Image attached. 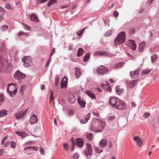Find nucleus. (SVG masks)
<instances>
[{"instance_id": "obj_30", "label": "nucleus", "mask_w": 159, "mask_h": 159, "mask_svg": "<svg viewBox=\"0 0 159 159\" xmlns=\"http://www.w3.org/2000/svg\"><path fill=\"white\" fill-rule=\"evenodd\" d=\"M90 57V54L89 53H87L85 56H84L83 58L84 61L86 62L87 61L89 58Z\"/></svg>"}, {"instance_id": "obj_24", "label": "nucleus", "mask_w": 159, "mask_h": 159, "mask_svg": "<svg viewBox=\"0 0 159 159\" xmlns=\"http://www.w3.org/2000/svg\"><path fill=\"white\" fill-rule=\"evenodd\" d=\"M146 45V42H143L140 43L139 45V51L142 52L143 50V48Z\"/></svg>"}, {"instance_id": "obj_42", "label": "nucleus", "mask_w": 159, "mask_h": 159, "mask_svg": "<svg viewBox=\"0 0 159 159\" xmlns=\"http://www.w3.org/2000/svg\"><path fill=\"white\" fill-rule=\"evenodd\" d=\"M71 140L72 141V147L70 149L71 150V151H73L74 150L75 147V142L74 141V139L73 138H72L71 139Z\"/></svg>"}, {"instance_id": "obj_47", "label": "nucleus", "mask_w": 159, "mask_h": 159, "mask_svg": "<svg viewBox=\"0 0 159 159\" xmlns=\"http://www.w3.org/2000/svg\"><path fill=\"white\" fill-rule=\"evenodd\" d=\"M74 112L72 110H70L68 111V114L69 116H73L74 114Z\"/></svg>"}, {"instance_id": "obj_54", "label": "nucleus", "mask_w": 159, "mask_h": 159, "mask_svg": "<svg viewBox=\"0 0 159 159\" xmlns=\"http://www.w3.org/2000/svg\"><path fill=\"white\" fill-rule=\"evenodd\" d=\"M51 58H49L48 60V61L47 62V63L46 64V65H45V66L46 67H48L49 64H50V63L51 62Z\"/></svg>"}, {"instance_id": "obj_31", "label": "nucleus", "mask_w": 159, "mask_h": 159, "mask_svg": "<svg viewBox=\"0 0 159 159\" xmlns=\"http://www.w3.org/2000/svg\"><path fill=\"white\" fill-rule=\"evenodd\" d=\"M17 35L18 36H25L26 37H28L29 36L28 34L27 33H24L21 31H20L17 34Z\"/></svg>"}, {"instance_id": "obj_29", "label": "nucleus", "mask_w": 159, "mask_h": 159, "mask_svg": "<svg viewBox=\"0 0 159 159\" xmlns=\"http://www.w3.org/2000/svg\"><path fill=\"white\" fill-rule=\"evenodd\" d=\"M84 50L82 48H80L77 52V57H80L84 53Z\"/></svg>"}, {"instance_id": "obj_10", "label": "nucleus", "mask_w": 159, "mask_h": 159, "mask_svg": "<svg viewBox=\"0 0 159 159\" xmlns=\"http://www.w3.org/2000/svg\"><path fill=\"white\" fill-rule=\"evenodd\" d=\"M139 71L137 70L134 71L130 72L129 75L131 76V79H135L137 78L139 75Z\"/></svg>"}, {"instance_id": "obj_28", "label": "nucleus", "mask_w": 159, "mask_h": 159, "mask_svg": "<svg viewBox=\"0 0 159 159\" xmlns=\"http://www.w3.org/2000/svg\"><path fill=\"white\" fill-rule=\"evenodd\" d=\"M17 92V90H15L11 91H9L7 92V93L9 94L11 97H13L16 95Z\"/></svg>"}, {"instance_id": "obj_16", "label": "nucleus", "mask_w": 159, "mask_h": 159, "mask_svg": "<svg viewBox=\"0 0 159 159\" xmlns=\"http://www.w3.org/2000/svg\"><path fill=\"white\" fill-rule=\"evenodd\" d=\"M77 101L78 103L82 108H84L85 107L86 105V102L85 101L81 100V98L80 96H78L77 98Z\"/></svg>"}, {"instance_id": "obj_23", "label": "nucleus", "mask_w": 159, "mask_h": 159, "mask_svg": "<svg viewBox=\"0 0 159 159\" xmlns=\"http://www.w3.org/2000/svg\"><path fill=\"white\" fill-rule=\"evenodd\" d=\"M86 94L91 98L94 99L96 98L95 94L90 91L87 90L86 92Z\"/></svg>"}, {"instance_id": "obj_8", "label": "nucleus", "mask_w": 159, "mask_h": 159, "mask_svg": "<svg viewBox=\"0 0 159 159\" xmlns=\"http://www.w3.org/2000/svg\"><path fill=\"white\" fill-rule=\"evenodd\" d=\"M129 46L133 50L135 51L136 49V45L135 43V41L132 40H129L128 42Z\"/></svg>"}, {"instance_id": "obj_17", "label": "nucleus", "mask_w": 159, "mask_h": 159, "mask_svg": "<svg viewBox=\"0 0 159 159\" xmlns=\"http://www.w3.org/2000/svg\"><path fill=\"white\" fill-rule=\"evenodd\" d=\"M30 121L31 124H35L38 121L37 117L36 115L33 114L30 118Z\"/></svg>"}, {"instance_id": "obj_33", "label": "nucleus", "mask_w": 159, "mask_h": 159, "mask_svg": "<svg viewBox=\"0 0 159 159\" xmlns=\"http://www.w3.org/2000/svg\"><path fill=\"white\" fill-rule=\"evenodd\" d=\"M129 34L130 35L134 34L135 31V28H131L129 30Z\"/></svg>"}, {"instance_id": "obj_56", "label": "nucleus", "mask_w": 159, "mask_h": 159, "mask_svg": "<svg viewBox=\"0 0 159 159\" xmlns=\"http://www.w3.org/2000/svg\"><path fill=\"white\" fill-rule=\"evenodd\" d=\"M119 15V13L117 11H115L113 13V15L116 18Z\"/></svg>"}, {"instance_id": "obj_5", "label": "nucleus", "mask_w": 159, "mask_h": 159, "mask_svg": "<svg viewBox=\"0 0 159 159\" xmlns=\"http://www.w3.org/2000/svg\"><path fill=\"white\" fill-rule=\"evenodd\" d=\"M92 154V148L90 144L87 143L86 144V149L84 154L89 159Z\"/></svg>"}, {"instance_id": "obj_12", "label": "nucleus", "mask_w": 159, "mask_h": 159, "mask_svg": "<svg viewBox=\"0 0 159 159\" xmlns=\"http://www.w3.org/2000/svg\"><path fill=\"white\" fill-rule=\"evenodd\" d=\"M108 142V140L107 139H102L99 143V145L102 148H104L107 145Z\"/></svg>"}, {"instance_id": "obj_18", "label": "nucleus", "mask_w": 159, "mask_h": 159, "mask_svg": "<svg viewBox=\"0 0 159 159\" xmlns=\"http://www.w3.org/2000/svg\"><path fill=\"white\" fill-rule=\"evenodd\" d=\"M139 80L138 79L130 81L127 84V86L130 88H132L137 83V81Z\"/></svg>"}, {"instance_id": "obj_46", "label": "nucleus", "mask_w": 159, "mask_h": 159, "mask_svg": "<svg viewBox=\"0 0 159 159\" xmlns=\"http://www.w3.org/2000/svg\"><path fill=\"white\" fill-rule=\"evenodd\" d=\"M48 0H37V3L38 4L43 3Z\"/></svg>"}, {"instance_id": "obj_38", "label": "nucleus", "mask_w": 159, "mask_h": 159, "mask_svg": "<svg viewBox=\"0 0 159 159\" xmlns=\"http://www.w3.org/2000/svg\"><path fill=\"white\" fill-rule=\"evenodd\" d=\"M8 28V26L7 25H3L1 28V30L3 31H4L7 30Z\"/></svg>"}, {"instance_id": "obj_1", "label": "nucleus", "mask_w": 159, "mask_h": 159, "mask_svg": "<svg viewBox=\"0 0 159 159\" xmlns=\"http://www.w3.org/2000/svg\"><path fill=\"white\" fill-rule=\"evenodd\" d=\"M109 102L113 107L119 110H123L127 107L126 104L123 101L115 97L111 98Z\"/></svg>"}, {"instance_id": "obj_11", "label": "nucleus", "mask_w": 159, "mask_h": 159, "mask_svg": "<svg viewBox=\"0 0 159 159\" xmlns=\"http://www.w3.org/2000/svg\"><path fill=\"white\" fill-rule=\"evenodd\" d=\"M133 140L137 142V145L141 147L143 144V141L139 136H135L133 137Z\"/></svg>"}, {"instance_id": "obj_2", "label": "nucleus", "mask_w": 159, "mask_h": 159, "mask_svg": "<svg viewBox=\"0 0 159 159\" xmlns=\"http://www.w3.org/2000/svg\"><path fill=\"white\" fill-rule=\"evenodd\" d=\"M125 37L126 34L125 32L122 31L120 33L114 40L115 45L117 46L118 45L124 43Z\"/></svg>"}, {"instance_id": "obj_4", "label": "nucleus", "mask_w": 159, "mask_h": 159, "mask_svg": "<svg viewBox=\"0 0 159 159\" xmlns=\"http://www.w3.org/2000/svg\"><path fill=\"white\" fill-rule=\"evenodd\" d=\"M14 77L15 79L17 80L19 82H20L26 77V75L20 71L17 70L15 73Z\"/></svg>"}, {"instance_id": "obj_58", "label": "nucleus", "mask_w": 159, "mask_h": 159, "mask_svg": "<svg viewBox=\"0 0 159 159\" xmlns=\"http://www.w3.org/2000/svg\"><path fill=\"white\" fill-rule=\"evenodd\" d=\"M7 139V137H5L3 138V139L2 140V142H1V144L2 145H3V144H4V143H5V141Z\"/></svg>"}, {"instance_id": "obj_64", "label": "nucleus", "mask_w": 159, "mask_h": 159, "mask_svg": "<svg viewBox=\"0 0 159 159\" xmlns=\"http://www.w3.org/2000/svg\"><path fill=\"white\" fill-rule=\"evenodd\" d=\"M3 63V61L2 60V57H0V64H1V65H2Z\"/></svg>"}, {"instance_id": "obj_53", "label": "nucleus", "mask_w": 159, "mask_h": 159, "mask_svg": "<svg viewBox=\"0 0 159 159\" xmlns=\"http://www.w3.org/2000/svg\"><path fill=\"white\" fill-rule=\"evenodd\" d=\"M40 152L42 155H44L45 154V151L44 149L42 147L40 148Z\"/></svg>"}, {"instance_id": "obj_27", "label": "nucleus", "mask_w": 159, "mask_h": 159, "mask_svg": "<svg viewBox=\"0 0 159 159\" xmlns=\"http://www.w3.org/2000/svg\"><path fill=\"white\" fill-rule=\"evenodd\" d=\"M124 63L123 62L119 63L116 64L114 66L115 69H119L123 67L124 65Z\"/></svg>"}, {"instance_id": "obj_49", "label": "nucleus", "mask_w": 159, "mask_h": 159, "mask_svg": "<svg viewBox=\"0 0 159 159\" xmlns=\"http://www.w3.org/2000/svg\"><path fill=\"white\" fill-rule=\"evenodd\" d=\"M4 101V98L3 95L0 94V105Z\"/></svg>"}, {"instance_id": "obj_6", "label": "nucleus", "mask_w": 159, "mask_h": 159, "mask_svg": "<svg viewBox=\"0 0 159 159\" xmlns=\"http://www.w3.org/2000/svg\"><path fill=\"white\" fill-rule=\"evenodd\" d=\"M108 71V70L103 66H99L97 69V72L99 75H103L106 74Z\"/></svg>"}, {"instance_id": "obj_7", "label": "nucleus", "mask_w": 159, "mask_h": 159, "mask_svg": "<svg viewBox=\"0 0 159 159\" xmlns=\"http://www.w3.org/2000/svg\"><path fill=\"white\" fill-rule=\"evenodd\" d=\"M17 86L15 84L13 83H10L9 84L7 87V92L10 91H13L15 90H17Z\"/></svg>"}, {"instance_id": "obj_59", "label": "nucleus", "mask_w": 159, "mask_h": 159, "mask_svg": "<svg viewBox=\"0 0 159 159\" xmlns=\"http://www.w3.org/2000/svg\"><path fill=\"white\" fill-rule=\"evenodd\" d=\"M31 150H34L35 151H37L38 149V148L36 147H30Z\"/></svg>"}, {"instance_id": "obj_45", "label": "nucleus", "mask_w": 159, "mask_h": 159, "mask_svg": "<svg viewBox=\"0 0 159 159\" xmlns=\"http://www.w3.org/2000/svg\"><path fill=\"white\" fill-rule=\"evenodd\" d=\"M59 82V78L58 76H56L55 77V86H57Z\"/></svg>"}, {"instance_id": "obj_22", "label": "nucleus", "mask_w": 159, "mask_h": 159, "mask_svg": "<svg viewBox=\"0 0 159 159\" xmlns=\"http://www.w3.org/2000/svg\"><path fill=\"white\" fill-rule=\"evenodd\" d=\"M75 70V75L77 78H79L81 75V72L80 69L78 67H76Z\"/></svg>"}, {"instance_id": "obj_36", "label": "nucleus", "mask_w": 159, "mask_h": 159, "mask_svg": "<svg viewBox=\"0 0 159 159\" xmlns=\"http://www.w3.org/2000/svg\"><path fill=\"white\" fill-rule=\"evenodd\" d=\"M93 134L91 133H89L86 135V138L89 140L92 139Z\"/></svg>"}, {"instance_id": "obj_60", "label": "nucleus", "mask_w": 159, "mask_h": 159, "mask_svg": "<svg viewBox=\"0 0 159 159\" xmlns=\"http://www.w3.org/2000/svg\"><path fill=\"white\" fill-rule=\"evenodd\" d=\"M150 116V114L148 113H146L144 114V115H143V117L145 118H148V117H149Z\"/></svg>"}, {"instance_id": "obj_14", "label": "nucleus", "mask_w": 159, "mask_h": 159, "mask_svg": "<svg viewBox=\"0 0 159 159\" xmlns=\"http://www.w3.org/2000/svg\"><path fill=\"white\" fill-rule=\"evenodd\" d=\"M67 78L64 76L61 80V89L65 88H66L67 84Z\"/></svg>"}, {"instance_id": "obj_32", "label": "nucleus", "mask_w": 159, "mask_h": 159, "mask_svg": "<svg viewBox=\"0 0 159 159\" xmlns=\"http://www.w3.org/2000/svg\"><path fill=\"white\" fill-rule=\"evenodd\" d=\"M151 71V69H146L145 70H144L142 71V75H145L150 73Z\"/></svg>"}, {"instance_id": "obj_50", "label": "nucleus", "mask_w": 159, "mask_h": 159, "mask_svg": "<svg viewBox=\"0 0 159 159\" xmlns=\"http://www.w3.org/2000/svg\"><path fill=\"white\" fill-rule=\"evenodd\" d=\"M16 143L14 141H12L11 144V146L12 148L16 147Z\"/></svg>"}, {"instance_id": "obj_13", "label": "nucleus", "mask_w": 159, "mask_h": 159, "mask_svg": "<svg viewBox=\"0 0 159 159\" xmlns=\"http://www.w3.org/2000/svg\"><path fill=\"white\" fill-rule=\"evenodd\" d=\"M28 109H25V111H22L20 113L15 115V117L17 119H19L23 117L26 114Z\"/></svg>"}, {"instance_id": "obj_21", "label": "nucleus", "mask_w": 159, "mask_h": 159, "mask_svg": "<svg viewBox=\"0 0 159 159\" xmlns=\"http://www.w3.org/2000/svg\"><path fill=\"white\" fill-rule=\"evenodd\" d=\"M30 20L33 21L37 22L38 21V18L37 16L34 13H32L31 15L29 16Z\"/></svg>"}, {"instance_id": "obj_37", "label": "nucleus", "mask_w": 159, "mask_h": 159, "mask_svg": "<svg viewBox=\"0 0 159 159\" xmlns=\"http://www.w3.org/2000/svg\"><path fill=\"white\" fill-rule=\"evenodd\" d=\"M102 51H98L95 52L94 54L95 56H102Z\"/></svg>"}, {"instance_id": "obj_3", "label": "nucleus", "mask_w": 159, "mask_h": 159, "mask_svg": "<svg viewBox=\"0 0 159 159\" xmlns=\"http://www.w3.org/2000/svg\"><path fill=\"white\" fill-rule=\"evenodd\" d=\"M24 66L28 67L33 64L32 59L29 56H24L22 59Z\"/></svg>"}, {"instance_id": "obj_52", "label": "nucleus", "mask_w": 159, "mask_h": 159, "mask_svg": "<svg viewBox=\"0 0 159 159\" xmlns=\"http://www.w3.org/2000/svg\"><path fill=\"white\" fill-rule=\"evenodd\" d=\"M116 92L117 94L119 95H120V88L119 86H117L116 87Z\"/></svg>"}, {"instance_id": "obj_40", "label": "nucleus", "mask_w": 159, "mask_h": 159, "mask_svg": "<svg viewBox=\"0 0 159 159\" xmlns=\"http://www.w3.org/2000/svg\"><path fill=\"white\" fill-rule=\"evenodd\" d=\"M112 30H110L107 31L105 33V35L106 36H108L111 35L112 34Z\"/></svg>"}, {"instance_id": "obj_61", "label": "nucleus", "mask_w": 159, "mask_h": 159, "mask_svg": "<svg viewBox=\"0 0 159 159\" xmlns=\"http://www.w3.org/2000/svg\"><path fill=\"white\" fill-rule=\"evenodd\" d=\"M24 89V86H22L20 88V92L22 94L23 92V91Z\"/></svg>"}, {"instance_id": "obj_25", "label": "nucleus", "mask_w": 159, "mask_h": 159, "mask_svg": "<svg viewBox=\"0 0 159 159\" xmlns=\"http://www.w3.org/2000/svg\"><path fill=\"white\" fill-rule=\"evenodd\" d=\"M113 56V55L111 53L108 52L106 51H102V56H107L108 57H111Z\"/></svg>"}, {"instance_id": "obj_26", "label": "nucleus", "mask_w": 159, "mask_h": 159, "mask_svg": "<svg viewBox=\"0 0 159 159\" xmlns=\"http://www.w3.org/2000/svg\"><path fill=\"white\" fill-rule=\"evenodd\" d=\"M7 111L5 109L1 110L0 111V117H2L7 115Z\"/></svg>"}, {"instance_id": "obj_9", "label": "nucleus", "mask_w": 159, "mask_h": 159, "mask_svg": "<svg viewBox=\"0 0 159 159\" xmlns=\"http://www.w3.org/2000/svg\"><path fill=\"white\" fill-rule=\"evenodd\" d=\"M90 113H89L86 116H83L81 119V123L85 124L87 122L90 118Z\"/></svg>"}, {"instance_id": "obj_44", "label": "nucleus", "mask_w": 159, "mask_h": 159, "mask_svg": "<svg viewBox=\"0 0 159 159\" xmlns=\"http://www.w3.org/2000/svg\"><path fill=\"white\" fill-rule=\"evenodd\" d=\"M79 157V155L77 153H75L73 155V158L74 159H78Z\"/></svg>"}, {"instance_id": "obj_51", "label": "nucleus", "mask_w": 159, "mask_h": 159, "mask_svg": "<svg viewBox=\"0 0 159 159\" xmlns=\"http://www.w3.org/2000/svg\"><path fill=\"white\" fill-rule=\"evenodd\" d=\"M63 146L64 148L66 151H68V150L69 148L68 146V144L67 143H64Z\"/></svg>"}, {"instance_id": "obj_15", "label": "nucleus", "mask_w": 159, "mask_h": 159, "mask_svg": "<svg viewBox=\"0 0 159 159\" xmlns=\"http://www.w3.org/2000/svg\"><path fill=\"white\" fill-rule=\"evenodd\" d=\"M99 125L98 127L99 129L98 130H96V132H100L102 131L105 127V123L103 121L99 120Z\"/></svg>"}, {"instance_id": "obj_48", "label": "nucleus", "mask_w": 159, "mask_h": 159, "mask_svg": "<svg viewBox=\"0 0 159 159\" xmlns=\"http://www.w3.org/2000/svg\"><path fill=\"white\" fill-rule=\"evenodd\" d=\"M23 25L25 29L27 30H30V27L29 26L25 24H23Z\"/></svg>"}, {"instance_id": "obj_39", "label": "nucleus", "mask_w": 159, "mask_h": 159, "mask_svg": "<svg viewBox=\"0 0 159 159\" xmlns=\"http://www.w3.org/2000/svg\"><path fill=\"white\" fill-rule=\"evenodd\" d=\"M85 28H83L82 30L80 31H78L77 33V35H78L79 36H81L82 34H83V32L85 30Z\"/></svg>"}, {"instance_id": "obj_62", "label": "nucleus", "mask_w": 159, "mask_h": 159, "mask_svg": "<svg viewBox=\"0 0 159 159\" xmlns=\"http://www.w3.org/2000/svg\"><path fill=\"white\" fill-rule=\"evenodd\" d=\"M93 114L95 116H98L99 115V113L97 112H94L93 111Z\"/></svg>"}, {"instance_id": "obj_35", "label": "nucleus", "mask_w": 159, "mask_h": 159, "mask_svg": "<svg viewBox=\"0 0 159 159\" xmlns=\"http://www.w3.org/2000/svg\"><path fill=\"white\" fill-rule=\"evenodd\" d=\"M157 58V56L156 54H154L151 57L152 61V62H154Z\"/></svg>"}, {"instance_id": "obj_20", "label": "nucleus", "mask_w": 159, "mask_h": 159, "mask_svg": "<svg viewBox=\"0 0 159 159\" xmlns=\"http://www.w3.org/2000/svg\"><path fill=\"white\" fill-rule=\"evenodd\" d=\"M76 144L78 147H82L83 145V140L80 138L77 139L76 142Z\"/></svg>"}, {"instance_id": "obj_55", "label": "nucleus", "mask_w": 159, "mask_h": 159, "mask_svg": "<svg viewBox=\"0 0 159 159\" xmlns=\"http://www.w3.org/2000/svg\"><path fill=\"white\" fill-rule=\"evenodd\" d=\"M51 94L50 97V101H52L53 100V92L52 91H51Z\"/></svg>"}, {"instance_id": "obj_41", "label": "nucleus", "mask_w": 159, "mask_h": 159, "mask_svg": "<svg viewBox=\"0 0 159 159\" xmlns=\"http://www.w3.org/2000/svg\"><path fill=\"white\" fill-rule=\"evenodd\" d=\"M56 0H50L47 6L49 7L51 5L56 2Z\"/></svg>"}, {"instance_id": "obj_63", "label": "nucleus", "mask_w": 159, "mask_h": 159, "mask_svg": "<svg viewBox=\"0 0 159 159\" xmlns=\"http://www.w3.org/2000/svg\"><path fill=\"white\" fill-rule=\"evenodd\" d=\"M116 118V117L114 116H110L109 118V120H112Z\"/></svg>"}, {"instance_id": "obj_57", "label": "nucleus", "mask_w": 159, "mask_h": 159, "mask_svg": "<svg viewBox=\"0 0 159 159\" xmlns=\"http://www.w3.org/2000/svg\"><path fill=\"white\" fill-rule=\"evenodd\" d=\"M154 0H148L146 4L148 6H149L152 3Z\"/></svg>"}, {"instance_id": "obj_43", "label": "nucleus", "mask_w": 159, "mask_h": 159, "mask_svg": "<svg viewBox=\"0 0 159 159\" xmlns=\"http://www.w3.org/2000/svg\"><path fill=\"white\" fill-rule=\"evenodd\" d=\"M95 150L98 153H100L103 151V150L101 149L100 148H95Z\"/></svg>"}, {"instance_id": "obj_34", "label": "nucleus", "mask_w": 159, "mask_h": 159, "mask_svg": "<svg viewBox=\"0 0 159 159\" xmlns=\"http://www.w3.org/2000/svg\"><path fill=\"white\" fill-rule=\"evenodd\" d=\"M5 7L6 9L10 10H12L13 9V7H12L11 5L9 4H6L5 6Z\"/></svg>"}, {"instance_id": "obj_19", "label": "nucleus", "mask_w": 159, "mask_h": 159, "mask_svg": "<svg viewBox=\"0 0 159 159\" xmlns=\"http://www.w3.org/2000/svg\"><path fill=\"white\" fill-rule=\"evenodd\" d=\"M15 133L17 135L21 137L23 139H24L28 136L27 134L24 131H18L16 132Z\"/></svg>"}]
</instances>
